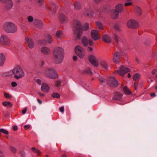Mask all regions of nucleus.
<instances>
[{
  "instance_id": "obj_30",
  "label": "nucleus",
  "mask_w": 157,
  "mask_h": 157,
  "mask_svg": "<svg viewBox=\"0 0 157 157\" xmlns=\"http://www.w3.org/2000/svg\"><path fill=\"white\" fill-rule=\"evenodd\" d=\"M4 96L6 99L9 100H11L13 97L11 94L6 92H4Z\"/></svg>"
},
{
  "instance_id": "obj_7",
  "label": "nucleus",
  "mask_w": 157,
  "mask_h": 157,
  "mask_svg": "<svg viewBox=\"0 0 157 157\" xmlns=\"http://www.w3.org/2000/svg\"><path fill=\"white\" fill-rule=\"evenodd\" d=\"M83 13L86 15L92 16L94 14V12L92 7L89 4L87 5L85 7Z\"/></svg>"
},
{
  "instance_id": "obj_42",
  "label": "nucleus",
  "mask_w": 157,
  "mask_h": 157,
  "mask_svg": "<svg viewBox=\"0 0 157 157\" xmlns=\"http://www.w3.org/2000/svg\"><path fill=\"white\" fill-rule=\"evenodd\" d=\"M61 84V82L60 81H57L55 83V86L56 87L59 86Z\"/></svg>"
},
{
  "instance_id": "obj_15",
  "label": "nucleus",
  "mask_w": 157,
  "mask_h": 157,
  "mask_svg": "<svg viewBox=\"0 0 157 157\" xmlns=\"http://www.w3.org/2000/svg\"><path fill=\"white\" fill-rule=\"evenodd\" d=\"M120 56V53L116 52L113 55V60L115 63H118L120 61L119 58Z\"/></svg>"
},
{
  "instance_id": "obj_40",
  "label": "nucleus",
  "mask_w": 157,
  "mask_h": 157,
  "mask_svg": "<svg viewBox=\"0 0 157 157\" xmlns=\"http://www.w3.org/2000/svg\"><path fill=\"white\" fill-rule=\"evenodd\" d=\"M114 38L116 42L118 43L119 42V36L116 34H114Z\"/></svg>"
},
{
  "instance_id": "obj_23",
  "label": "nucleus",
  "mask_w": 157,
  "mask_h": 157,
  "mask_svg": "<svg viewBox=\"0 0 157 157\" xmlns=\"http://www.w3.org/2000/svg\"><path fill=\"white\" fill-rule=\"evenodd\" d=\"M5 60L6 57L5 55L3 53H0V66L3 65Z\"/></svg>"
},
{
  "instance_id": "obj_41",
  "label": "nucleus",
  "mask_w": 157,
  "mask_h": 157,
  "mask_svg": "<svg viewBox=\"0 0 157 157\" xmlns=\"http://www.w3.org/2000/svg\"><path fill=\"white\" fill-rule=\"evenodd\" d=\"M10 150L14 153H15L16 152L17 150L16 148L13 146H10Z\"/></svg>"
},
{
  "instance_id": "obj_26",
  "label": "nucleus",
  "mask_w": 157,
  "mask_h": 157,
  "mask_svg": "<svg viewBox=\"0 0 157 157\" xmlns=\"http://www.w3.org/2000/svg\"><path fill=\"white\" fill-rule=\"evenodd\" d=\"M74 8L76 10H79L82 7L81 3L78 1L76 2L74 4Z\"/></svg>"
},
{
  "instance_id": "obj_25",
  "label": "nucleus",
  "mask_w": 157,
  "mask_h": 157,
  "mask_svg": "<svg viewBox=\"0 0 157 157\" xmlns=\"http://www.w3.org/2000/svg\"><path fill=\"white\" fill-rule=\"evenodd\" d=\"M100 65L105 70L108 68V64L107 62L104 60H101L100 62Z\"/></svg>"
},
{
  "instance_id": "obj_22",
  "label": "nucleus",
  "mask_w": 157,
  "mask_h": 157,
  "mask_svg": "<svg viewBox=\"0 0 157 157\" xmlns=\"http://www.w3.org/2000/svg\"><path fill=\"white\" fill-rule=\"evenodd\" d=\"M26 41L28 44V45L30 48H32L34 47V44L31 38L29 37H27Z\"/></svg>"
},
{
  "instance_id": "obj_32",
  "label": "nucleus",
  "mask_w": 157,
  "mask_h": 157,
  "mask_svg": "<svg viewBox=\"0 0 157 157\" xmlns=\"http://www.w3.org/2000/svg\"><path fill=\"white\" fill-rule=\"evenodd\" d=\"M124 91L125 94H131V92L129 90L126 86H124L123 89Z\"/></svg>"
},
{
  "instance_id": "obj_4",
  "label": "nucleus",
  "mask_w": 157,
  "mask_h": 157,
  "mask_svg": "<svg viewBox=\"0 0 157 157\" xmlns=\"http://www.w3.org/2000/svg\"><path fill=\"white\" fill-rule=\"evenodd\" d=\"M3 27L5 31L8 33H14L17 30L16 26L12 22L6 23L3 26Z\"/></svg>"
},
{
  "instance_id": "obj_56",
  "label": "nucleus",
  "mask_w": 157,
  "mask_h": 157,
  "mask_svg": "<svg viewBox=\"0 0 157 157\" xmlns=\"http://www.w3.org/2000/svg\"><path fill=\"white\" fill-rule=\"evenodd\" d=\"M38 94L41 97H43L44 96V94L41 93L39 92L38 93Z\"/></svg>"
},
{
  "instance_id": "obj_3",
  "label": "nucleus",
  "mask_w": 157,
  "mask_h": 157,
  "mask_svg": "<svg viewBox=\"0 0 157 157\" xmlns=\"http://www.w3.org/2000/svg\"><path fill=\"white\" fill-rule=\"evenodd\" d=\"M12 72L14 75V77L17 79H19L24 77L25 72L22 68L19 65L15 66L12 69Z\"/></svg>"
},
{
  "instance_id": "obj_16",
  "label": "nucleus",
  "mask_w": 157,
  "mask_h": 157,
  "mask_svg": "<svg viewBox=\"0 0 157 157\" xmlns=\"http://www.w3.org/2000/svg\"><path fill=\"white\" fill-rule=\"evenodd\" d=\"M27 19L28 21L29 22H31L33 21L34 24L36 25H40L41 24V22L40 20H33V17L31 16L28 17Z\"/></svg>"
},
{
  "instance_id": "obj_28",
  "label": "nucleus",
  "mask_w": 157,
  "mask_h": 157,
  "mask_svg": "<svg viewBox=\"0 0 157 157\" xmlns=\"http://www.w3.org/2000/svg\"><path fill=\"white\" fill-rule=\"evenodd\" d=\"M112 17L114 19L117 18L118 16L119 13L116 11L112 12L111 14Z\"/></svg>"
},
{
  "instance_id": "obj_59",
  "label": "nucleus",
  "mask_w": 157,
  "mask_h": 157,
  "mask_svg": "<svg viewBox=\"0 0 157 157\" xmlns=\"http://www.w3.org/2000/svg\"><path fill=\"white\" fill-rule=\"evenodd\" d=\"M37 101H38V102L40 104H41L42 103V101H41L40 99H37Z\"/></svg>"
},
{
  "instance_id": "obj_27",
  "label": "nucleus",
  "mask_w": 157,
  "mask_h": 157,
  "mask_svg": "<svg viewBox=\"0 0 157 157\" xmlns=\"http://www.w3.org/2000/svg\"><path fill=\"white\" fill-rule=\"evenodd\" d=\"M60 21L62 22H65L67 20V17L63 14H60L59 16Z\"/></svg>"
},
{
  "instance_id": "obj_29",
  "label": "nucleus",
  "mask_w": 157,
  "mask_h": 157,
  "mask_svg": "<svg viewBox=\"0 0 157 157\" xmlns=\"http://www.w3.org/2000/svg\"><path fill=\"white\" fill-rule=\"evenodd\" d=\"M135 11L137 14L139 15H140L142 13V10L140 8L139 6H136L135 7Z\"/></svg>"
},
{
  "instance_id": "obj_60",
  "label": "nucleus",
  "mask_w": 157,
  "mask_h": 157,
  "mask_svg": "<svg viewBox=\"0 0 157 157\" xmlns=\"http://www.w3.org/2000/svg\"><path fill=\"white\" fill-rule=\"evenodd\" d=\"M8 73L7 74V75L8 76L11 75H12V72L9 71L8 72Z\"/></svg>"
},
{
  "instance_id": "obj_21",
  "label": "nucleus",
  "mask_w": 157,
  "mask_h": 157,
  "mask_svg": "<svg viewBox=\"0 0 157 157\" xmlns=\"http://www.w3.org/2000/svg\"><path fill=\"white\" fill-rule=\"evenodd\" d=\"M41 51L44 54L46 55L49 54L51 51L50 49L46 47H43L41 48Z\"/></svg>"
},
{
  "instance_id": "obj_35",
  "label": "nucleus",
  "mask_w": 157,
  "mask_h": 157,
  "mask_svg": "<svg viewBox=\"0 0 157 157\" xmlns=\"http://www.w3.org/2000/svg\"><path fill=\"white\" fill-rule=\"evenodd\" d=\"M32 150L34 152L36 153L38 155H40L41 152L39 150L36 149L35 147H33L32 148Z\"/></svg>"
},
{
  "instance_id": "obj_47",
  "label": "nucleus",
  "mask_w": 157,
  "mask_h": 157,
  "mask_svg": "<svg viewBox=\"0 0 157 157\" xmlns=\"http://www.w3.org/2000/svg\"><path fill=\"white\" fill-rule=\"evenodd\" d=\"M132 3L131 2H126L124 4V5L125 6H128L132 5Z\"/></svg>"
},
{
  "instance_id": "obj_44",
  "label": "nucleus",
  "mask_w": 157,
  "mask_h": 157,
  "mask_svg": "<svg viewBox=\"0 0 157 157\" xmlns=\"http://www.w3.org/2000/svg\"><path fill=\"white\" fill-rule=\"evenodd\" d=\"M92 46H90V47H88L87 48V50L88 52H92L93 49V48Z\"/></svg>"
},
{
  "instance_id": "obj_20",
  "label": "nucleus",
  "mask_w": 157,
  "mask_h": 157,
  "mask_svg": "<svg viewBox=\"0 0 157 157\" xmlns=\"http://www.w3.org/2000/svg\"><path fill=\"white\" fill-rule=\"evenodd\" d=\"M6 6L8 9H9L12 8L13 6V3L11 0H6L5 3Z\"/></svg>"
},
{
  "instance_id": "obj_17",
  "label": "nucleus",
  "mask_w": 157,
  "mask_h": 157,
  "mask_svg": "<svg viewBox=\"0 0 157 157\" xmlns=\"http://www.w3.org/2000/svg\"><path fill=\"white\" fill-rule=\"evenodd\" d=\"M124 7L122 4L120 3L117 4L115 7V11L118 13H122L123 11Z\"/></svg>"
},
{
  "instance_id": "obj_12",
  "label": "nucleus",
  "mask_w": 157,
  "mask_h": 157,
  "mask_svg": "<svg viewBox=\"0 0 157 157\" xmlns=\"http://www.w3.org/2000/svg\"><path fill=\"white\" fill-rule=\"evenodd\" d=\"M89 59L90 63L94 66L97 67L98 66V59L95 56L91 55L89 57Z\"/></svg>"
},
{
  "instance_id": "obj_61",
  "label": "nucleus",
  "mask_w": 157,
  "mask_h": 157,
  "mask_svg": "<svg viewBox=\"0 0 157 157\" xmlns=\"http://www.w3.org/2000/svg\"><path fill=\"white\" fill-rule=\"evenodd\" d=\"M156 55H157V51L155 52H154V53L153 55V56L155 57V56H156Z\"/></svg>"
},
{
  "instance_id": "obj_31",
  "label": "nucleus",
  "mask_w": 157,
  "mask_h": 157,
  "mask_svg": "<svg viewBox=\"0 0 157 157\" xmlns=\"http://www.w3.org/2000/svg\"><path fill=\"white\" fill-rule=\"evenodd\" d=\"M63 32L62 31H58L56 33V36L57 38L61 39L62 37Z\"/></svg>"
},
{
  "instance_id": "obj_52",
  "label": "nucleus",
  "mask_w": 157,
  "mask_h": 157,
  "mask_svg": "<svg viewBox=\"0 0 157 157\" xmlns=\"http://www.w3.org/2000/svg\"><path fill=\"white\" fill-rule=\"evenodd\" d=\"M36 2L39 3V4L41 5L43 3V0H36Z\"/></svg>"
},
{
  "instance_id": "obj_49",
  "label": "nucleus",
  "mask_w": 157,
  "mask_h": 157,
  "mask_svg": "<svg viewBox=\"0 0 157 157\" xmlns=\"http://www.w3.org/2000/svg\"><path fill=\"white\" fill-rule=\"evenodd\" d=\"M30 125H26L24 126V128L25 129L27 130L30 127Z\"/></svg>"
},
{
  "instance_id": "obj_51",
  "label": "nucleus",
  "mask_w": 157,
  "mask_h": 157,
  "mask_svg": "<svg viewBox=\"0 0 157 157\" xmlns=\"http://www.w3.org/2000/svg\"><path fill=\"white\" fill-rule=\"evenodd\" d=\"M36 82L39 85H40L41 84V81L40 79H37L36 80Z\"/></svg>"
},
{
  "instance_id": "obj_48",
  "label": "nucleus",
  "mask_w": 157,
  "mask_h": 157,
  "mask_svg": "<svg viewBox=\"0 0 157 157\" xmlns=\"http://www.w3.org/2000/svg\"><path fill=\"white\" fill-rule=\"evenodd\" d=\"M59 110L60 112L63 113L64 111V107L63 106H62L59 108Z\"/></svg>"
},
{
  "instance_id": "obj_54",
  "label": "nucleus",
  "mask_w": 157,
  "mask_h": 157,
  "mask_svg": "<svg viewBox=\"0 0 157 157\" xmlns=\"http://www.w3.org/2000/svg\"><path fill=\"white\" fill-rule=\"evenodd\" d=\"M73 59L74 61H76L77 60L78 58L77 56H74L73 57Z\"/></svg>"
},
{
  "instance_id": "obj_34",
  "label": "nucleus",
  "mask_w": 157,
  "mask_h": 157,
  "mask_svg": "<svg viewBox=\"0 0 157 157\" xmlns=\"http://www.w3.org/2000/svg\"><path fill=\"white\" fill-rule=\"evenodd\" d=\"M122 94L119 93H117L116 95V98L115 99L117 100H120L122 97Z\"/></svg>"
},
{
  "instance_id": "obj_50",
  "label": "nucleus",
  "mask_w": 157,
  "mask_h": 157,
  "mask_svg": "<svg viewBox=\"0 0 157 157\" xmlns=\"http://www.w3.org/2000/svg\"><path fill=\"white\" fill-rule=\"evenodd\" d=\"M27 108H26V107L22 111V113L23 114H25L27 112Z\"/></svg>"
},
{
  "instance_id": "obj_14",
  "label": "nucleus",
  "mask_w": 157,
  "mask_h": 157,
  "mask_svg": "<svg viewBox=\"0 0 157 157\" xmlns=\"http://www.w3.org/2000/svg\"><path fill=\"white\" fill-rule=\"evenodd\" d=\"M92 38L94 40H97L100 38L98 32L95 30H93L91 32Z\"/></svg>"
},
{
  "instance_id": "obj_33",
  "label": "nucleus",
  "mask_w": 157,
  "mask_h": 157,
  "mask_svg": "<svg viewBox=\"0 0 157 157\" xmlns=\"http://www.w3.org/2000/svg\"><path fill=\"white\" fill-rule=\"evenodd\" d=\"M2 104L5 106H9L10 107L12 106V104L9 101H4L2 102Z\"/></svg>"
},
{
  "instance_id": "obj_39",
  "label": "nucleus",
  "mask_w": 157,
  "mask_h": 157,
  "mask_svg": "<svg viewBox=\"0 0 157 157\" xmlns=\"http://www.w3.org/2000/svg\"><path fill=\"white\" fill-rule=\"evenodd\" d=\"M140 75L137 73L135 74L133 76V79L134 80H135L139 78Z\"/></svg>"
},
{
  "instance_id": "obj_57",
  "label": "nucleus",
  "mask_w": 157,
  "mask_h": 157,
  "mask_svg": "<svg viewBox=\"0 0 157 157\" xmlns=\"http://www.w3.org/2000/svg\"><path fill=\"white\" fill-rule=\"evenodd\" d=\"M2 151H1V153H0V157H4Z\"/></svg>"
},
{
  "instance_id": "obj_46",
  "label": "nucleus",
  "mask_w": 157,
  "mask_h": 157,
  "mask_svg": "<svg viewBox=\"0 0 157 157\" xmlns=\"http://www.w3.org/2000/svg\"><path fill=\"white\" fill-rule=\"evenodd\" d=\"M99 80L101 83H102L103 82H104V81H107V79H104L103 78H102L101 77H100L99 78Z\"/></svg>"
},
{
  "instance_id": "obj_13",
  "label": "nucleus",
  "mask_w": 157,
  "mask_h": 157,
  "mask_svg": "<svg viewBox=\"0 0 157 157\" xmlns=\"http://www.w3.org/2000/svg\"><path fill=\"white\" fill-rule=\"evenodd\" d=\"M130 71V70L129 68L123 66H122L119 70L116 71L121 76L123 75L125 73L129 72Z\"/></svg>"
},
{
  "instance_id": "obj_8",
  "label": "nucleus",
  "mask_w": 157,
  "mask_h": 157,
  "mask_svg": "<svg viewBox=\"0 0 157 157\" xmlns=\"http://www.w3.org/2000/svg\"><path fill=\"white\" fill-rule=\"evenodd\" d=\"M107 83L110 86L116 87L118 85L117 81L113 77H109L107 78Z\"/></svg>"
},
{
  "instance_id": "obj_6",
  "label": "nucleus",
  "mask_w": 157,
  "mask_h": 157,
  "mask_svg": "<svg viewBox=\"0 0 157 157\" xmlns=\"http://www.w3.org/2000/svg\"><path fill=\"white\" fill-rule=\"evenodd\" d=\"M0 43L8 46H10L11 44L8 36L5 34H3L0 36Z\"/></svg>"
},
{
  "instance_id": "obj_5",
  "label": "nucleus",
  "mask_w": 157,
  "mask_h": 157,
  "mask_svg": "<svg viewBox=\"0 0 157 157\" xmlns=\"http://www.w3.org/2000/svg\"><path fill=\"white\" fill-rule=\"evenodd\" d=\"M44 74L48 77L52 79L56 78L58 77L57 72L52 68L45 70L44 71Z\"/></svg>"
},
{
  "instance_id": "obj_2",
  "label": "nucleus",
  "mask_w": 157,
  "mask_h": 157,
  "mask_svg": "<svg viewBox=\"0 0 157 157\" xmlns=\"http://www.w3.org/2000/svg\"><path fill=\"white\" fill-rule=\"evenodd\" d=\"M64 52L61 48H57L54 50V59L55 63L57 64L61 63L63 60Z\"/></svg>"
},
{
  "instance_id": "obj_36",
  "label": "nucleus",
  "mask_w": 157,
  "mask_h": 157,
  "mask_svg": "<svg viewBox=\"0 0 157 157\" xmlns=\"http://www.w3.org/2000/svg\"><path fill=\"white\" fill-rule=\"evenodd\" d=\"M0 132L7 135L9 134V132L7 130L3 128L0 129Z\"/></svg>"
},
{
  "instance_id": "obj_55",
  "label": "nucleus",
  "mask_w": 157,
  "mask_h": 157,
  "mask_svg": "<svg viewBox=\"0 0 157 157\" xmlns=\"http://www.w3.org/2000/svg\"><path fill=\"white\" fill-rule=\"evenodd\" d=\"M150 95L151 97H154L156 95L155 93H153L151 94Z\"/></svg>"
},
{
  "instance_id": "obj_24",
  "label": "nucleus",
  "mask_w": 157,
  "mask_h": 157,
  "mask_svg": "<svg viewBox=\"0 0 157 157\" xmlns=\"http://www.w3.org/2000/svg\"><path fill=\"white\" fill-rule=\"evenodd\" d=\"M102 40L107 43H110L111 42V39L108 35H105L103 36Z\"/></svg>"
},
{
  "instance_id": "obj_64",
  "label": "nucleus",
  "mask_w": 157,
  "mask_h": 157,
  "mask_svg": "<svg viewBox=\"0 0 157 157\" xmlns=\"http://www.w3.org/2000/svg\"><path fill=\"white\" fill-rule=\"evenodd\" d=\"M62 157H67V156L65 154H64L62 155Z\"/></svg>"
},
{
  "instance_id": "obj_18",
  "label": "nucleus",
  "mask_w": 157,
  "mask_h": 157,
  "mask_svg": "<svg viewBox=\"0 0 157 157\" xmlns=\"http://www.w3.org/2000/svg\"><path fill=\"white\" fill-rule=\"evenodd\" d=\"M52 42V39L51 36L49 35H47L45 38V40L43 41L42 44H45L47 43L50 44Z\"/></svg>"
},
{
  "instance_id": "obj_10",
  "label": "nucleus",
  "mask_w": 157,
  "mask_h": 157,
  "mask_svg": "<svg viewBox=\"0 0 157 157\" xmlns=\"http://www.w3.org/2000/svg\"><path fill=\"white\" fill-rule=\"evenodd\" d=\"M81 42L82 44L85 47H87L88 45L92 46L93 45V41L90 39H88L86 36L82 37Z\"/></svg>"
},
{
  "instance_id": "obj_53",
  "label": "nucleus",
  "mask_w": 157,
  "mask_h": 157,
  "mask_svg": "<svg viewBox=\"0 0 157 157\" xmlns=\"http://www.w3.org/2000/svg\"><path fill=\"white\" fill-rule=\"evenodd\" d=\"M17 126H13V128L14 131H16L17 129Z\"/></svg>"
},
{
  "instance_id": "obj_19",
  "label": "nucleus",
  "mask_w": 157,
  "mask_h": 157,
  "mask_svg": "<svg viewBox=\"0 0 157 157\" xmlns=\"http://www.w3.org/2000/svg\"><path fill=\"white\" fill-rule=\"evenodd\" d=\"M49 87L47 84L43 83L42 85L41 89L42 91L48 93L49 92Z\"/></svg>"
},
{
  "instance_id": "obj_9",
  "label": "nucleus",
  "mask_w": 157,
  "mask_h": 157,
  "mask_svg": "<svg viewBox=\"0 0 157 157\" xmlns=\"http://www.w3.org/2000/svg\"><path fill=\"white\" fill-rule=\"evenodd\" d=\"M75 52L77 56L80 58H83L84 56V52L82 48L79 46H76L75 49Z\"/></svg>"
},
{
  "instance_id": "obj_1",
  "label": "nucleus",
  "mask_w": 157,
  "mask_h": 157,
  "mask_svg": "<svg viewBox=\"0 0 157 157\" xmlns=\"http://www.w3.org/2000/svg\"><path fill=\"white\" fill-rule=\"evenodd\" d=\"M74 27L75 29L74 33L78 38H80L82 36L83 30L86 31L89 28V24L86 23L84 28H82V25L79 21H75L73 23Z\"/></svg>"
},
{
  "instance_id": "obj_62",
  "label": "nucleus",
  "mask_w": 157,
  "mask_h": 157,
  "mask_svg": "<svg viewBox=\"0 0 157 157\" xmlns=\"http://www.w3.org/2000/svg\"><path fill=\"white\" fill-rule=\"evenodd\" d=\"M6 0H0V2L2 3H5Z\"/></svg>"
},
{
  "instance_id": "obj_45",
  "label": "nucleus",
  "mask_w": 157,
  "mask_h": 157,
  "mask_svg": "<svg viewBox=\"0 0 157 157\" xmlns=\"http://www.w3.org/2000/svg\"><path fill=\"white\" fill-rule=\"evenodd\" d=\"M11 85L13 87H15L17 86V84L15 82L13 81L12 82Z\"/></svg>"
},
{
  "instance_id": "obj_58",
  "label": "nucleus",
  "mask_w": 157,
  "mask_h": 157,
  "mask_svg": "<svg viewBox=\"0 0 157 157\" xmlns=\"http://www.w3.org/2000/svg\"><path fill=\"white\" fill-rule=\"evenodd\" d=\"M156 71L155 70H153L152 71L151 73L152 75H154L156 73Z\"/></svg>"
},
{
  "instance_id": "obj_63",
  "label": "nucleus",
  "mask_w": 157,
  "mask_h": 157,
  "mask_svg": "<svg viewBox=\"0 0 157 157\" xmlns=\"http://www.w3.org/2000/svg\"><path fill=\"white\" fill-rule=\"evenodd\" d=\"M96 2H100L101 0H94Z\"/></svg>"
},
{
  "instance_id": "obj_43",
  "label": "nucleus",
  "mask_w": 157,
  "mask_h": 157,
  "mask_svg": "<svg viewBox=\"0 0 157 157\" xmlns=\"http://www.w3.org/2000/svg\"><path fill=\"white\" fill-rule=\"evenodd\" d=\"M114 28L116 30H119L120 29L119 25L117 24H116L114 25Z\"/></svg>"
},
{
  "instance_id": "obj_38",
  "label": "nucleus",
  "mask_w": 157,
  "mask_h": 157,
  "mask_svg": "<svg viewBox=\"0 0 157 157\" xmlns=\"http://www.w3.org/2000/svg\"><path fill=\"white\" fill-rule=\"evenodd\" d=\"M52 96L53 98H59L60 97V95L58 93H54L52 94Z\"/></svg>"
},
{
  "instance_id": "obj_11",
  "label": "nucleus",
  "mask_w": 157,
  "mask_h": 157,
  "mask_svg": "<svg viewBox=\"0 0 157 157\" xmlns=\"http://www.w3.org/2000/svg\"><path fill=\"white\" fill-rule=\"evenodd\" d=\"M127 25L129 28L134 29L138 26V24L135 20L131 19L128 21Z\"/></svg>"
},
{
  "instance_id": "obj_37",
  "label": "nucleus",
  "mask_w": 157,
  "mask_h": 157,
  "mask_svg": "<svg viewBox=\"0 0 157 157\" xmlns=\"http://www.w3.org/2000/svg\"><path fill=\"white\" fill-rule=\"evenodd\" d=\"M96 25L100 29H101L102 28L103 25L102 24L98 21H97L96 22Z\"/></svg>"
}]
</instances>
